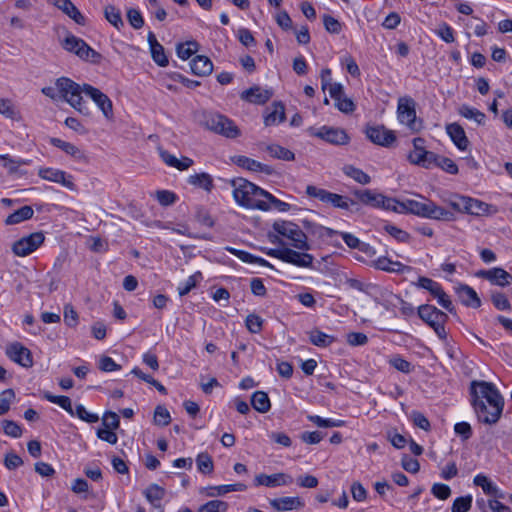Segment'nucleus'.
Segmentation results:
<instances>
[{"instance_id":"obj_39","label":"nucleus","mask_w":512,"mask_h":512,"mask_svg":"<svg viewBox=\"0 0 512 512\" xmlns=\"http://www.w3.org/2000/svg\"><path fill=\"white\" fill-rule=\"evenodd\" d=\"M458 113L462 117L473 120L479 125H483L486 120V115L483 112L465 104L459 107Z\"/></svg>"},{"instance_id":"obj_10","label":"nucleus","mask_w":512,"mask_h":512,"mask_svg":"<svg viewBox=\"0 0 512 512\" xmlns=\"http://www.w3.org/2000/svg\"><path fill=\"white\" fill-rule=\"evenodd\" d=\"M45 241L43 232H34L15 241L12 252L19 257H25L36 251Z\"/></svg>"},{"instance_id":"obj_55","label":"nucleus","mask_w":512,"mask_h":512,"mask_svg":"<svg viewBox=\"0 0 512 512\" xmlns=\"http://www.w3.org/2000/svg\"><path fill=\"white\" fill-rule=\"evenodd\" d=\"M198 50V44L195 41H188L177 46V55L179 58L186 60L190 58Z\"/></svg>"},{"instance_id":"obj_9","label":"nucleus","mask_w":512,"mask_h":512,"mask_svg":"<svg viewBox=\"0 0 512 512\" xmlns=\"http://www.w3.org/2000/svg\"><path fill=\"white\" fill-rule=\"evenodd\" d=\"M425 139L421 137L414 138L413 150L408 154V161L425 169H431L433 162L436 160V154L434 152L426 150Z\"/></svg>"},{"instance_id":"obj_3","label":"nucleus","mask_w":512,"mask_h":512,"mask_svg":"<svg viewBox=\"0 0 512 512\" xmlns=\"http://www.w3.org/2000/svg\"><path fill=\"white\" fill-rule=\"evenodd\" d=\"M55 84L62 98L71 107L86 116L90 115V111L82 98V94H85L84 84L80 85L67 77L58 78Z\"/></svg>"},{"instance_id":"obj_44","label":"nucleus","mask_w":512,"mask_h":512,"mask_svg":"<svg viewBox=\"0 0 512 512\" xmlns=\"http://www.w3.org/2000/svg\"><path fill=\"white\" fill-rule=\"evenodd\" d=\"M236 163L242 167V168H245L247 170H250V171H255V172H258V171H265L267 172L268 171V166L254 160V159H251L249 157H246V156H239L237 158V161Z\"/></svg>"},{"instance_id":"obj_24","label":"nucleus","mask_w":512,"mask_h":512,"mask_svg":"<svg viewBox=\"0 0 512 512\" xmlns=\"http://www.w3.org/2000/svg\"><path fill=\"white\" fill-rule=\"evenodd\" d=\"M446 132L459 150L464 151L468 148L469 140L461 125L458 123L447 124Z\"/></svg>"},{"instance_id":"obj_61","label":"nucleus","mask_w":512,"mask_h":512,"mask_svg":"<svg viewBox=\"0 0 512 512\" xmlns=\"http://www.w3.org/2000/svg\"><path fill=\"white\" fill-rule=\"evenodd\" d=\"M341 237L348 247L353 249L357 248L361 251L367 252L368 245L361 243V241L353 234L343 232L341 233Z\"/></svg>"},{"instance_id":"obj_7","label":"nucleus","mask_w":512,"mask_h":512,"mask_svg":"<svg viewBox=\"0 0 512 512\" xmlns=\"http://www.w3.org/2000/svg\"><path fill=\"white\" fill-rule=\"evenodd\" d=\"M274 230L281 236L291 240V245L301 251H308L310 245L306 234L300 229V227L289 221L275 222Z\"/></svg>"},{"instance_id":"obj_46","label":"nucleus","mask_w":512,"mask_h":512,"mask_svg":"<svg viewBox=\"0 0 512 512\" xmlns=\"http://www.w3.org/2000/svg\"><path fill=\"white\" fill-rule=\"evenodd\" d=\"M202 280V274L200 271L195 272L185 282L178 286V293L180 296L187 295L193 288L196 287L197 283Z\"/></svg>"},{"instance_id":"obj_50","label":"nucleus","mask_w":512,"mask_h":512,"mask_svg":"<svg viewBox=\"0 0 512 512\" xmlns=\"http://www.w3.org/2000/svg\"><path fill=\"white\" fill-rule=\"evenodd\" d=\"M307 419L314 423L318 427L330 428V427H341L344 425L342 420H334L331 418H322L318 415H308Z\"/></svg>"},{"instance_id":"obj_34","label":"nucleus","mask_w":512,"mask_h":512,"mask_svg":"<svg viewBox=\"0 0 512 512\" xmlns=\"http://www.w3.org/2000/svg\"><path fill=\"white\" fill-rule=\"evenodd\" d=\"M76 56H78L81 60L90 62L92 64H99L102 60V55L91 48L84 40H82L79 52H76Z\"/></svg>"},{"instance_id":"obj_64","label":"nucleus","mask_w":512,"mask_h":512,"mask_svg":"<svg viewBox=\"0 0 512 512\" xmlns=\"http://www.w3.org/2000/svg\"><path fill=\"white\" fill-rule=\"evenodd\" d=\"M323 24L329 33L339 34L342 30V24L337 19L328 14L323 16Z\"/></svg>"},{"instance_id":"obj_21","label":"nucleus","mask_w":512,"mask_h":512,"mask_svg":"<svg viewBox=\"0 0 512 512\" xmlns=\"http://www.w3.org/2000/svg\"><path fill=\"white\" fill-rule=\"evenodd\" d=\"M477 275L490 281L492 284L501 287L509 285L512 280V275L499 267H494L489 270H482L478 272Z\"/></svg>"},{"instance_id":"obj_15","label":"nucleus","mask_w":512,"mask_h":512,"mask_svg":"<svg viewBox=\"0 0 512 512\" xmlns=\"http://www.w3.org/2000/svg\"><path fill=\"white\" fill-rule=\"evenodd\" d=\"M38 175L40 178L44 180L59 183L71 191L76 190V185L73 182V177L63 170L55 168H40L38 170Z\"/></svg>"},{"instance_id":"obj_37","label":"nucleus","mask_w":512,"mask_h":512,"mask_svg":"<svg viewBox=\"0 0 512 512\" xmlns=\"http://www.w3.org/2000/svg\"><path fill=\"white\" fill-rule=\"evenodd\" d=\"M342 170L346 176L359 184L367 185L371 182V177L367 173L353 165H345Z\"/></svg>"},{"instance_id":"obj_42","label":"nucleus","mask_w":512,"mask_h":512,"mask_svg":"<svg viewBox=\"0 0 512 512\" xmlns=\"http://www.w3.org/2000/svg\"><path fill=\"white\" fill-rule=\"evenodd\" d=\"M309 340L315 346L328 347L335 341V338L332 335H328L318 329H314L309 332Z\"/></svg>"},{"instance_id":"obj_23","label":"nucleus","mask_w":512,"mask_h":512,"mask_svg":"<svg viewBox=\"0 0 512 512\" xmlns=\"http://www.w3.org/2000/svg\"><path fill=\"white\" fill-rule=\"evenodd\" d=\"M455 290L463 305L472 308H478L481 306V300L472 287L466 284H460L455 288Z\"/></svg>"},{"instance_id":"obj_14","label":"nucleus","mask_w":512,"mask_h":512,"mask_svg":"<svg viewBox=\"0 0 512 512\" xmlns=\"http://www.w3.org/2000/svg\"><path fill=\"white\" fill-rule=\"evenodd\" d=\"M85 95L90 97L107 119L113 117V104L110 98L98 88L84 84Z\"/></svg>"},{"instance_id":"obj_48","label":"nucleus","mask_w":512,"mask_h":512,"mask_svg":"<svg viewBox=\"0 0 512 512\" xmlns=\"http://www.w3.org/2000/svg\"><path fill=\"white\" fill-rule=\"evenodd\" d=\"M433 167H439L445 172L453 175L458 173V166L452 159L444 156H439L437 154L436 160L435 162H433Z\"/></svg>"},{"instance_id":"obj_11","label":"nucleus","mask_w":512,"mask_h":512,"mask_svg":"<svg viewBox=\"0 0 512 512\" xmlns=\"http://www.w3.org/2000/svg\"><path fill=\"white\" fill-rule=\"evenodd\" d=\"M397 115L400 123L405 124L410 130L418 131L420 129V124L416 119L415 101L412 98H399Z\"/></svg>"},{"instance_id":"obj_60","label":"nucleus","mask_w":512,"mask_h":512,"mask_svg":"<svg viewBox=\"0 0 512 512\" xmlns=\"http://www.w3.org/2000/svg\"><path fill=\"white\" fill-rule=\"evenodd\" d=\"M170 421L169 411L163 406H157L154 411V423L159 426H167Z\"/></svg>"},{"instance_id":"obj_20","label":"nucleus","mask_w":512,"mask_h":512,"mask_svg":"<svg viewBox=\"0 0 512 512\" xmlns=\"http://www.w3.org/2000/svg\"><path fill=\"white\" fill-rule=\"evenodd\" d=\"M314 256L306 252L295 251L288 247L285 248L283 262L295 265L301 268H312Z\"/></svg>"},{"instance_id":"obj_51","label":"nucleus","mask_w":512,"mask_h":512,"mask_svg":"<svg viewBox=\"0 0 512 512\" xmlns=\"http://www.w3.org/2000/svg\"><path fill=\"white\" fill-rule=\"evenodd\" d=\"M474 484L481 487L487 495H495L497 492V487L483 474H478L474 477Z\"/></svg>"},{"instance_id":"obj_58","label":"nucleus","mask_w":512,"mask_h":512,"mask_svg":"<svg viewBox=\"0 0 512 512\" xmlns=\"http://www.w3.org/2000/svg\"><path fill=\"white\" fill-rule=\"evenodd\" d=\"M245 325L251 333L257 334L262 330L263 319L256 314H249L246 317Z\"/></svg>"},{"instance_id":"obj_33","label":"nucleus","mask_w":512,"mask_h":512,"mask_svg":"<svg viewBox=\"0 0 512 512\" xmlns=\"http://www.w3.org/2000/svg\"><path fill=\"white\" fill-rule=\"evenodd\" d=\"M285 120V108L281 102H275L272 105V111L268 112L264 117L266 126L276 125Z\"/></svg>"},{"instance_id":"obj_43","label":"nucleus","mask_w":512,"mask_h":512,"mask_svg":"<svg viewBox=\"0 0 512 512\" xmlns=\"http://www.w3.org/2000/svg\"><path fill=\"white\" fill-rule=\"evenodd\" d=\"M144 495L153 506L158 507L159 502L165 496V489L157 484H151L144 491Z\"/></svg>"},{"instance_id":"obj_8","label":"nucleus","mask_w":512,"mask_h":512,"mask_svg":"<svg viewBox=\"0 0 512 512\" xmlns=\"http://www.w3.org/2000/svg\"><path fill=\"white\" fill-rule=\"evenodd\" d=\"M206 127L226 138H237L240 136V130L237 125L228 117L221 114H210L205 119Z\"/></svg>"},{"instance_id":"obj_56","label":"nucleus","mask_w":512,"mask_h":512,"mask_svg":"<svg viewBox=\"0 0 512 512\" xmlns=\"http://www.w3.org/2000/svg\"><path fill=\"white\" fill-rule=\"evenodd\" d=\"M228 503L221 500H211L201 505L198 512H226Z\"/></svg>"},{"instance_id":"obj_27","label":"nucleus","mask_w":512,"mask_h":512,"mask_svg":"<svg viewBox=\"0 0 512 512\" xmlns=\"http://www.w3.org/2000/svg\"><path fill=\"white\" fill-rule=\"evenodd\" d=\"M147 40L153 60L161 67L167 66L169 61L165 54L164 47L157 41L153 32L148 33Z\"/></svg>"},{"instance_id":"obj_47","label":"nucleus","mask_w":512,"mask_h":512,"mask_svg":"<svg viewBox=\"0 0 512 512\" xmlns=\"http://www.w3.org/2000/svg\"><path fill=\"white\" fill-rule=\"evenodd\" d=\"M415 285L419 288H423V289L429 291V293L433 297H435L442 290V286L438 282L432 280L431 278L424 277V276L419 277V279Z\"/></svg>"},{"instance_id":"obj_5","label":"nucleus","mask_w":512,"mask_h":512,"mask_svg":"<svg viewBox=\"0 0 512 512\" xmlns=\"http://www.w3.org/2000/svg\"><path fill=\"white\" fill-rule=\"evenodd\" d=\"M306 193L308 196L317 198L324 203L331 204L335 208H340L348 211H359L357 201L349 197L332 193L330 191L318 188L313 185H308L306 187Z\"/></svg>"},{"instance_id":"obj_63","label":"nucleus","mask_w":512,"mask_h":512,"mask_svg":"<svg viewBox=\"0 0 512 512\" xmlns=\"http://www.w3.org/2000/svg\"><path fill=\"white\" fill-rule=\"evenodd\" d=\"M78 313L71 304L64 306V322L69 327H76L78 325Z\"/></svg>"},{"instance_id":"obj_17","label":"nucleus","mask_w":512,"mask_h":512,"mask_svg":"<svg viewBox=\"0 0 512 512\" xmlns=\"http://www.w3.org/2000/svg\"><path fill=\"white\" fill-rule=\"evenodd\" d=\"M351 193L357 201L363 205L382 209L385 207L387 197L381 193H377L370 189H354Z\"/></svg>"},{"instance_id":"obj_19","label":"nucleus","mask_w":512,"mask_h":512,"mask_svg":"<svg viewBox=\"0 0 512 512\" xmlns=\"http://www.w3.org/2000/svg\"><path fill=\"white\" fill-rule=\"evenodd\" d=\"M329 94L335 100V105L341 112L351 113L355 110L353 101L346 97L343 86L340 83L330 85Z\"/></svg>"},{"instance_id":"obj_28","label":"nucleus","mask_w":512,"mask_h":512,"mask_svg":"<svg viewBox=\"0 0 512 512\" xmlns=\"http://www.w3.org/2000/svg\"><path fill=\"white\" fill-rule=\"evenodd\" d=\"M53 4L79 25H85V17L70 0H53Z\"/></svg>"},{"instance_id":"obj_38","label":"nucleus","mask_w":512,"mask_h":512,"mask_svg":"<svg viewBox=\"0 0 512 512\" xmlns=\"http://www.w3.org/2000/svg\"><path fill=\"white\" fill-rule=\"evenodd\" d=\"M464 212L472 215H481L487 212L488 205L480 200L464 196Z\"/></svg>"},{"instance_id":"obj_53","label":"nucleus","mask_w":512,"mask_h":512,"mask_svg":"<svg viewBox=\"0 0 512 512\" xmlns=\"http://www.w3.org/2000/svg\"><path fill=\"white\" fill-rule=\"evenodd\" d=\"M384 209L397 213H410L408 210V199L404 201H398L395 198L387 197Z\"/></svg>"},{"instance_id":"obj_45","label":"nucleus","mask_w":512,"mask_h":512,"mask_svg":"<svg viewBox=\"0 0 512 512\" xmlns=\"http://www.w3.org/2000/svg\"><path fill=\"white\" fill-rule=\"evenodd\" d=\"M105 18L109 23H111L115 28L120 29L124 25L121 17L120 10L115 6L108 5L104 9Z\"/></svg>"},{"instance_id":"obj_2","label":"nucleus","mask_w":512,"mask_h":512,"mask_svg":"<svg viewBox=\"0 0 512 512\" xmlns=\"http://www.w3.org/2000/svg\"><path fill=\"white\" fill-rule=\"evenodd\" d=\"M231 186L233 187V197L240 206L262 211L270 210V205L264 197L266 191L262 188L244 178L231 180Z\"/></svg>"},{"instance_id":"obj_36","label":"nucleus","mask_w":512,"mask_h":512,"mask_svg":"<svg viewBox=\"0 0 512 512\" xmlns=\"http://www.w3.org/2000/svg\"><path fill=\"white\" fill-rule=\"evenodd\" d=\"M34 211L31 206L25 205L21 207L20 209L16 210L12 214H10L6 220L5 223L7 225H15L22 221L31 219L33 217Z\"/></svg>"},{"instance_id":"obj_13","label":"nucleus","mask_w":512,"mask_h":512,"mask_svg":"<svg viewBox=\"0 0 512 512\" xmlns=\"http://www.w3.org/2000/svg\"><path fill=\"white\" fill-rule=\"evenodd\" d=\"M365 133L372 143L383 147H390L396 141L394 131L387 129L383 125L369 126L366 128Z\"/></svg>"},{"instance_id":"obj_49","label":"nucleus","mask_w":512,"mask_h":512,"mask_svg":"<svg viewBox=\"0 0 512 512\" xmlns=\"http://www.w3.org/2000/svg\"><path fill=\"white\" fill-rule=\"evenodd\" d=\"M45 398L54 404L59 405L65 411H67L71 416H74V408L72 407L71 399L68 396H55L52 394H46Z\"/></svg>"},{"instance_id":"obj_59","label":"nucleus","mask_w":512,"mask_h":512,"mask_svg":"<svg viewBox=\"0 0 512 512\" xmlns=\"http://www.w3.org/2000/svg\"><path fill=\"white\" fill-rule=\"evenodd\" d=\"M74 416H77L78 418L87 423H96L99 420L97 414L88 412L82 404H78L75 406Z\"/></svg>"},{"instance_id":"obj_32","label":"nucleus","mask_w":512,"mask_h":512,"mask_svg":"<svg viewBox=\"0 0 512 512\" xmlns=\"http://www.w3.org/2000/svg\"><path fill=\"white\" fill-rule=\"evenodd\" d=\"M187 182L207 192H211L214 187L212 176L205 172L190 175Z\"/></svg>"},{"instance_id":"obj_22","label":"nucleus","mask_w":512,"mask_h":512,"mask_svg":"<svg viewBox=\"0 0 512 512\" xmlns=\"http://www.w3.org/2000/svg\"><path fill=\"white\" fill-rule=\"evenodd\" d=\"M272 95L271 90L253 86L241 93V99L252 104L263 105L271 99Z\"/></svg>"},{"instance_id":"obj_6","label":"nucleus","mask_w":512,"mask_h":512,"mask_svg":"<svg viewBox=\"0 0 512 512\" xmlns=\"http://www.w3.org/2000/svg\"><path fill=\"white\" fill-rule=\"evenodd\" d=\"M418 316L434 330L441 340H446L445 323L448 320L446 313L433 305L423 304L418 307Z\"/></svg>"},{"instance_id":"obj_25","label":"nucleus","mask_w":512,"mask_h":512,"mask_svg":"<svg viewBox=\"0 0 512 512\" xmlns=\"http://www.w3.org/2000/svg\"><path fill=\"white\" fill-rule=\"evenodd\" d=\"M271 507L276 511L297 510L304 507V502L300 497H280L269 501Z\"/></svg>"},{"instance_id":"obj_12","label":"nucleus","mask_w":512,"mask_h":512,"mask_svg":"<svg viewBox=\"0 0 512 512\" xmlns=\"http://www.w3.org/2000/svg\"><path fill=\"white\" fill-rule=\"evenodd\" d=\"M310 134L334 145H345L349 141L347 133L341 128L328 126H322L319 129L311 128Z\"/></svg>"},{"instance_id":"obj_31","label":"nucleus","mask_w":512,"mask_h":512,"mask_svg":"<svg viewBox=\"0 0 512 512\" xmlns=\"http://www.w3.org/2000/svg\"><path fill=\"white\" fill-rule=\"evenodd\" d=\"M226 250L229 251L231 254L235 255L242 262L258 264L260 266L273 268V266L267 260H265L261 257L254 256L249 252L239 250V249H236L233 247H227Z\"/></svg>"},{"instance_id":"obj_35","label":"nucleus","mask_w":512,"mask_h":512,"mask_svg":"<svg viewBox=\"0 0 512 512\" xmlns=\"http://www.w3.org/2000/svg\"><path fill=\"white\" fill-rule=\"evenodd\" d=\"M251 404L253 408L260 413H266L271 408L268 394L264 391L254 392L251 397Z\"/></svg>"},{"instance_id":"obj_16","label":"nucleus","mask_w":512,"mask_h":512,"mask_svg":"<svg viewBox=\"0 0 512 512\" xmlns=\"http://www.w3.org/2000/svg\"><path fill=\"white\" fill-rule=\"evenodd\" d=\"M6 355L10 360L21 365L22 367L29 368L33 366V357L31 351L20 342L9 344L6 347Z\"/></svg>"},{"instance_id":"obj_40","label":"nucleus","mask_w":512,"mask_h":512,"mask_svg":"<svg viewBox=\"0 0 512 512\" xmlns=\"http://www.w3.org/2000/svg\"><path fill=\"white\" fill-rule=\"evenodd\" d=\"M246 485L243 483H236V484H229V485H219V486H213L209 487L207 490L206 495L209 497H214L216 495H224L229 492L233 491H245Z\"/></svg>"},{"instance_id":"obj_4","label":"nucleus","mask_w":512,"mask_h":512,"mask_svg":"<svg viewBox=\"0 0 512 512\" xmlns=\"http://www.w3.org/2000/svg\"><path fill=\"white\" fill-rule=\"evenodd\" d=\"M408 210L411 214L428 219L444 221H453L455 219L454 213L436 205L431 200L419 202L417 200L408 199Z\"/></svg>"},{"instance_id":"obj_18","label":"nucleus","mask_w":512,"mask_h":512,"mask_svg":"<svg viewBox=\"0 0 512 512\" xmlns=\"http://www.w3.org/2000/svg\"><path fill=\"white\" fill-rule=\"evenodd\" d=\"M292 482H293L292 476H290L286 473H283V472L275 473V474H271V475L261 473V474L256 475L254 478L255 486H265L268 488L287 486V485L292 484Z\"/></svg>"},{"instance_id":"obj_54","label":"nucleus","mask_w":512,"mask_h":512,"mask_svg":"<svg viewBox=\"0 0 512 512\" xmlns=\"http://www.w3.org/2000/svg\"><path fill=\"white\" fill-rule=\"evenodd\" d=\"M196 464L201 473L209 474L213 471V460L207 453H200L196 458Z\"/></svg>"},{"instance_id":"obj_57","label":"nucleus","mask_w":512,"mask_h":512,"mask_svg":"<svg viewBox=\"0 0 512 512\" xmlns=\"http://www.w3.org/2000/svg\"><path fill=\"white\" fill-rule=\"evenodd\" d=\"M472 506V496H462L454 500L451 507L452 512H468Z\"/></svg>"},{"instance_id":"obj_62","label":"nucleus","mask_w":512,"mask_h":512,"mask_svg":"<svg viewBox=\"0 0 512 512\" xmlns=\"http://www.w3.org/2000/svg\"><path fill=\"white\" fill-rule=\"evenodd\" d=\"M2 428L4 433L10 437L19 438L22 436V428L12 420H3Z\"/></svg>"},{"instance_id":"obj_30","label":"nucleus","mask_w":512,"mask_h":512,"mask_svg":"<svg viewBox=\"0 0 512 512\" xmlns=\"http://www.w3.org/2000/svg\"><path fill=\"white\" fill-rule=\"evenodd\" d=\"M375 267L382 271L394 273H405L412 270L410 266L404 265L399 261H392L387 257H379L375 261Z\"/></svg>"},{"instance_id":"obj_26","label":"nucleus","mask_w":512,"mask_h":512,"mask_svg":"<svg viewBox=\"0 0 512 512\" xmlns=\"http://www.w3.org/2000/svg\"><path fill=\"white\" fill-rule=\"evenodd\" d=\"M50 143L59 149H61L63 152H65L67 155H70L75 160L80 162H86L87 156L86 154L78 148L76 145L70 142H66L59 138H51Z\"/></svg>"},{"instance_id":"obj_41","label":"nucleus","mask_w":512,"mask_h":512,"mask_svg":"<svg viewBox=\"0 0 512 512\" xmlns=\"http://www.w3.org/2000/svg\"><path fill=\"white\" fill-rule=\"evenodd\" d=\"M266 151L271 157L284 161H292L295 158V155L292 151L278 144L267 145Z\"/></svg>"},{"instance_id":"obj_29","label":"nucleus","mask_w":512,"mask_h":512,"mask_svg":"<svg viewBox=\"0 0 512 512\" xmlns=\"http://www.w3.org/2000/svg\"><path fill=\"white\" fill-rule=\"evenodd\" d=\"M190 67L192 73L200 77L208 76L213 71L212 61L204 55L194 57L190 63Z\"/></svg>"},{"instance_id":"obj_52","label":"nucleus","mask_w":512,"mask_h":512,"mask_svg":"<svg viewBox=\"0 0 512 512\" xmlns=\"http://www.w3.org/2000/svg\"><path fill=\"white\" fill-rule=\"evenodd\" d=\"M83 39L76 37L75 35L68 33L66 37L61 41V46L67 52L76 55L79 52V47Z\"/></svg>"},{"instance_id":"obj_1","label":"nucleus","mask_w":512,"mask_h":512,"mask_svg":"<svg viewBox=\"0 0 512 512\" xmlns=\"http://www.w3.org/2000/svg\"><path fill=\"white\" fill-rule=\"evenodd\" d=\"M471 404L479 422L492 425L499 421L504 399L491 382L474 380L470 385Z\"/></svg>"}]
</instances>
